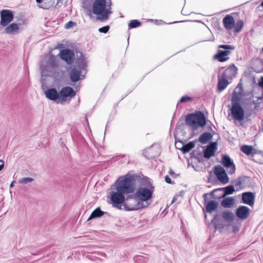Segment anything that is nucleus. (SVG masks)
I'll return each mask as SVG.
<instances>
[{"label":"nucleus","mask_w":263,"mask_h":263,"mask_svg":"<svg viewBox=\"0 0 263 263\" xmlns=\"http://www.w3.org/2000/svg\"><path fill=\"white\" fill-rule=\"evenodd\" d=\"M154 191V187L152 184L150 185L149 188L144 187H139L135 194L129 195L127 196V200L131 199L134 201V204L131 205L126 202L124 208L126 211H131L141 209L147 207L151 203L147 201L152 198Z\"/></svg>","instance_id":"f257e3e1"},{"label":"nucleus","mask_w":263,"mask_h":263,"mask_svg":"<svg viewBox=\"0 0 263 263\" xmlns=\"http://www.w3.org/2000/svg\"><path fill=\"white\" fill-rule=\"evenodd\" d=\"M215 231H218L223 235L230 233V210H225L221 212H217L211 220Z\"/></svg>","instance_id":"f03ea898"},{"label":"nucleus","mask_w":263,"mask_h":263,"mask_svg":"<svg viewBox=\"0 0 263 263\" xmlns=\"http://www.w3.org/2000/svg\"><path fill=\"white\" fill-rule=\"evenodd\" d=\"M139 177L136 175L127 174L123 176L119 177L114 185L116 190H119L125 194L133 193L136 189V181Z\"/></svg>","instance_id":"7ed1b4c3"},{"label":"nucleus","mask_w":263,"mask_h":263,"mask_svg":"<svg viewBox=\"0 0 263 263\" xmlns=\"http://www.w3.org/2000/svg\"><path fill=\"white\" fill-rule=\"evenodd\" d=\"M185 122L186 125L195 130L199 127L203 128L205 126L206 118L202 111L196 110L194 113L187 114L185 117Z\"/></svg>","instance_id":"20e7f679"},{"label":"nucleus","mask_w":263,"mask_h":263,"mask_svg":"<svg viewBox=\"0 0 263 263\" xmlns=\"http://www.w3.org/2000/svg\"><path fill=\"white\" fill-rule=\"evenodd\" d=\"M106 0H95L93 3L92 11L97 15V19L101 21H106L108 18L109 15L112 12L106 6Z\"/></svg>","instance_id":"39448f33"},{"label":"nucleus","mask_w":263,"mask_h":263,"mask_svg":"<svg viewBox=\"0 0 263 263\" xmlns=\"http://www.w3.org/2000/svg\"><path fill=\"white\" fill-rule=\"evenodd\" d=\"M58 67V63L55 55L50 54L49 56L48 55L44 57V59L41 62L40 65V69L42 71V75L44 74L47 75L46 72H50L51 68H57Z\"/></svg>","instance_id":"423d86ee"},{"label":"nucleus","mask_w":263,"mask_h":263,"mask_svg":"<svg viewBox=\"0 0 263 263\" xmlns=\"http://www.w3.org/2000/svg\"><path fill=\"white\" fill-rule=\"evenodd\" d=\"M58 67V63L55 55L50 54L49 56L48 55L44 57V59L41 62L40 65V69L42 71V75L44 74L47 75L46 72H50L51 68H57Z\"/></svg>","instance_id":"0eeeda50"},{"label":"nucleus","mask_w":263,"mask_h":263,"mask_svg":"<svg viewBox=\"0 0 263 263\" xmlns=\"http://www.w3.org/2000/svg\"><path fill=\"white\" fill-rule=\"evenodd\" d=\"M231 106V116L234 120L239 122L244 119L245 110L238 102H232Z\"/></svg>","instance_id":"6e6552de"},{"label":"nucleus","mask_w":263,"mask_h":263,"mask_svg":"<svg viewBox=\"0 0 263 263\" xmlns=\"http://www.w3.org/2000/svg\"><path fill=\"white\" fill-rule=\"evenodd\" d=\"M124 194L119 190H117V192L111 191L109 192L111 203L114 206L118 209L121 208V205L122 204L123 205L126 199Z\"/></svg>","instance_id":"1a4fd4ad"},{"label":"nucleus","mask_w":263,"mask_h":263,"mask_svg":"<svg viewBox=\"0 0 263 263\" xmlns=\"http://www.w3.org/2000/svg\"><path fill=\"white\" fill-rule=\"evenodd\" d=\"M230 74V66L226 68L224 71L218 77L217 89L219 91L223 90L229 84L228 79Z\"/></svg>","instance_id":"9d476101"},{"label":"nucleus","mask_w":263,"mask_h":263,"mask_svg":"<svg viewBox=\"0 0 263 263\" xmlns=\"http://www.w3.org/2000/svg\"><path fill=\"white\" fill-rule=\"evenodd\" d=\"M213 171L217 180L222 184H225L229 182V178L225 169L220 165H215Z\"/></svg>","instance_id":"9b49d317"},{"label":"nucleus","mask_w":263,"mask_h":263,"mask_svg":"<svg viewBox=\"0 0 263 263\" xmlns=\"http://www.w3.org/2000/svg\"><path fill=\"white\" fill-rule=\"evenodd\" d=\"M76 95V92L72 88L69 86L63 87L60 91V103L66 102L69 99L74 97Z\"/></svg>","instance_id":"f8f14e48"},{"label":"nucleus","mask_w":263,"mask_h":263,"mask_svg":"<svg viewBox=\"0 0 263 263\" xmlns=\"http://www.w3.org/2000/svg\"><path fill=\"white\" fill-rule=\"evenodd\" d=\"M58 55L68 65L72 64L75 60L74 52L68 48L61 50Z\"/></svg>","instance_id":"ddd939ff"},{"label":"nucleus","mask_w":263,"mask_h":263,"mask_svg":"<svg viewBox=\"0 0 263 263\" xmlns=\"http://www.w3.org/2000/svg\"><path fill=\"white\" fill-rule=\"evenodd\" d=\"M14 15L13 12L10 10L4 9L1 11L0 29L1 26H7L11 21H13Z\"/></svg>","instance_id":"4468645a"},{"label":"nucleus","mask_w":263,"mask_h":263,"mask_svg":"<svg viewBox=\"0 0 263 263\" xmlns=\"http://www.w3.org/2000/svg\"><path fill=\"white\" fill-rule=\"evenodd\" d=\"M251 210L246 205H240L235 210V217L240 221L247 219L250 216Z\"/></svg>","instance_id":"2eb2a0df"},{"label":"nucleus","mask_w":263,"mask_h":263,"mask_svg":"<svg viewBox=\"0 0 263 263\" xmlns=\"http://www.w3.org/2000/svg\"><path fill=\"white\" fill-rule=\"evenodd\" d=\"M237 17H239L238 13H231V29L234 28V32L236 33H239L244 25L243 21L241 20L237 21Z\"/></svg>","instance_id":"dca6fc26"},{"label":"nucleus","mask_w":263,"mask_h":263,"mask_svg":"<svg viewBox=\"0 0 263 263\" xmlns=\"http://www.w3.org/2000/svg\"><path fill=\"white\" fill-rule=\"evenodd\" d=\"M217 149V142H211L206 148L203 150V157L206 159H209L213 156Z\"/></svg>","instance_id":"f3484780"},{"label":"nucleus","mask_w":263,"mask_h":263,"mask_svg":"<svg viewBox=\"0 0 263 263\" xmlns=\"http://www.w3.org/2000/svg\"><path fill=\"white\" fill-rule=\"evenodd\" d=\"M46 97L57 103H60V91L58 92L55 88H50L44 92Z\"/></svg>","instance_id":"a211bd4d"},{"label":"nucleus","mask_w":263,"mask_h":263,"mask_svg":"<svg viewBox=\"0 0 263 263\" xmlns=\"http://www.w3.org/2000/svg\"><path fill=\"white\" fill-rule=\"evenodd\" d=\"M204 208L202 209V211L204 214V218L206 219L207 218L206 213L212 214L216 211L218 208V202L216 200H212L209 201V202L204 204Z\"/></svg>","instance_id":"6ab92c4d"},{"label":"nucleus","mask_w":263,"mask_h":263,"mask_svg":"<svg viewBox=\"0 0 263 263\" xmlns=\"http://www.w3.org/2000/svg\"><path fill=\"white\" fill-rule=\"evenodd\" d=\"M255 194L251 192H246L241 194L242 203L253 206L255 202Z\"/></svg>","instance_id":"aec40b11"},{"label":"nucleus","mask_w":263,"mask_h":263,"mask_svg":"<svg viewBox=\"0 0 263 263\" xmlns=\"http://www.w3.org/2000/svg\"><path fill=\"white\" fill-rule=\"evenodd\" d=\"M82 70L78 69L76 67L72 68L69 72V78L72 82L76 83L84 78V76L81 75Z\"/></svg>","instance_id":"412c9836"},{"label":"nucleus","mask_w":263,"mask_h":263,"mask_svg":"<svg viewBox=\"0 0 263 263\" xmlns=\"http://www.w3.org/2000/svg\"><path fill=\"white\" fill-rule=\"evenodd\" d=\"M230 52V50H223L219 49L217 51V53L213 56V59L214 60H217L220 62H226L229 59L228 55Z\"/></svg>","instance_id":"4be33fe9"},{"label":"nucleus","mask_w":263,"mask_h":263,"mask_svg":"<svg viewBox=\"0 0 263 263\" xmlns=\"http://www.w3.org/2000/svg\"><path fill=\"white\" fill-rule=\"evenodd\" d=\"M240 150L242 151V152L248 156L251 155V157L253 158L252 160L255 162H257L254 159V157L256 154L260 153V152L258 150L254 148L252 146L243 145L241 146Z\"/></svg>","instance_id":"5701e85b"},{"label":"nucleus","mask_w":263,"mask_h":263,"mask_svg":"<svg viewBox=\"0 0 263 263\" xmlns=\"http://www.w3.org/2000/svg\"><path fill=\"white\" fill-rule=\"evenodd\" d=\"M242 84L241 83H239L233 91L231 99L232 102L240 101L241 97L242 96Z\"/></svg>","instance_id":"b1692460"},{"label":"nucleus","mask_w":263,"mask_h":263,"mask_svg":"<svg viewBox=\"0 0 263 263\" xmlns=\"http://www.w3.org/2000/svg\"><path fill=\"white\" fill-rule=\"evenodd\" d=\"M249 177L246 176H242L238 177L233 181L231 183V194H232L235 191H238L241 190L243 186L241 184V179H248Z\"/></svg>","instance_id":"393cba45"},{"label":"nucleus","mask_w":263,"mask_h":263,"mask_svg":"<svg viewBox=\"0 0 263 263\" xmlns=\"http://www.w3.org/2000/svg\"><path fill=\"white\" fill-rule=\"evenodd\" d=\"M217 192L222 193L221 195H216L214 197L215 200H220L230 195V184L224 187L216 189Z\"/></svg>","instance_id":"a878e982"},{"label":"nucleus","mask_w":263,"mask_h":263,"mask_svg":"<svg viewBox=\"0 0 263 263\" xmlns=\"http://www.w3.org/2000/svg\"><path fill=\"white\" fill-rule=\"evenodd\" d=\"M241 221H240L239 219H236L235 215L231 212L232 232L236 233L239 231L241 225Z\"/></svg>","instance_id":"bb28decb"},{"label":"nucleus","mask_w":263,"mask_h":263,"mask_svg":"<svg viewBox=\"0 0 263 263\" xmlns=\"http://www.w3.org/2000/svg\"><path fill=\"white\" fill-rule=\"evenodd\" d=\"M213 136V134L209 132H204L199 136L198 139H196L195 141L204 144L209 142L212 139Z\"/></svg>","instance_id":"cd10ccee"},{"label":"nucleus","mask_w":263,"mask_h":263,"mask_svg":"<svg viewBox=\"0 0 263 263\" xmlns=\"http://www.w3.org/2000/svg\"><path fill=\"white\" fill-rule=\"evenodd\" d=\"M79 53L80 55L79 57L77 58L76 63L79 69L80 70H84L87 66L86 62H85V59L83 53L82 52H79Z\"/></svg>","instance_id":"c85d7f7f"},{"label":"nucleus","mask_w":263,"mask_h":263,"mask_svg":"<svg viewBox=\"0 0 263 263\" xmlns=\"http://www.w3.org/2000/svg\"><path fill=\"white\" fill-rule=\"evenodd\" d=\"M19 27L16 23H11L5 29V32L9 34H15L18 32Z\"/></svg>","instance_id":"c756f323"},{"label":"nucleus","mask_w":263,"mask_h":263,"mask_svg":"<svg viewBox=\"0 0 263 263\" xmlns=\"http://www.w3.org/2000/svg\"><path fill=\"white\" fill-rule=\"evenodd\" d=\"M195 140L193 141H190L186 144H182L180 151L183 154H185L189 152L192 149H193L195 146Z\"/></svg>","instance_id":"7c9ffc66"},{"label":"nucleus","mask_w":263,"mask_h":263,"mask_svg":"<svg viewBox=\"0 0 263 263\" xmlns=\"http://www.w3.org/2000/svg\"><path fill=\"white\" fill-rule=\"evenodd\" d=\"M143 154L145 158H146L148 159H151L159 156V155L160 154V151H158L155 153H154L153 148V147H149L147 149V150L144 151L143 152Z\"/></svg>","instance_id":"2f4dec72"},{"label":"nucleus","mask_w":263,"mask_h":263,"mask_svg":"<svg viewBox=\"0 0 263 263\" xmlns=\"http://www.w3.org/2000/svg\"><path fill=\"white\" fill-rule=\"evenodd\" d=\"M106 213L102 211L100 207H98L92 212L87 220L101 217Z\"/></svg>","instance_id":"473e14b6"},{"label":"nucleus","mask_w":263,"mask_h":263,"mask_svg":"<svg viewBox=\"0 0 263 263\" xmlns=\"http://www.w3.org/2000/svg\"><path fill=\"white\" fill-rule=\"evenodd\" d=\"M54 0H44L39 7L44 9H49L54 5Z\"/></svg>","instance_id":"72a5a7b5"},{"label":"nucleus","mask_w":263,"mask_h":263,"mask_svg":"<svg viewBox=\"0 0 263 263\" xmlns=\"http://www.w3.org/2000/svg\"><path fill=\"white\" fill-rule=\"evenodd\" d=\"M221 163L225 167H230V157L228 155H223Z\"/></svg>","instance_id":"f704fd0d"},{"label":"nucleus","mask_w":263,"mask_h":263,"mask_svg":"<svg viewBox=\"0 0 263 263\" xmlns=\"http://www.w3.org/2000/svg\"><path fill=\"white\" fill-rule=\"evenodd\" d=\"M191 157L192 158H196L198 160V162H202V155L201 153V152H199L196 151H193L192 153H191Z\"/></svg>","instance_id":"c9c22d12"},{"label":"nucleus","mask_w":263,"mask_h":263,"mask_svg":"<svg viewBox=\"0 0 263 263\" xmlns=\"http://www.w3.org/2000/svg\"><path fill=\"white\" fill-rule=\"evenodd\" d=\"M141 25V23L137 20H131L128 24V28H135L140 27Z\"/></svg>","instance_id":"e433bc0d"},{"label":"nucleus","mask_w":263,"mask_h":263,"mask_svg":"<svg viewBox=\"0 0 263 263\" xmlns=\"http://www.w3.org/2000/svg\"><path fill=\"white\" fill-rule=\"evenodd\" d=\"M221 201V205L224 208H230V197L222 198Z\"/></svg>","instance_id":"4c0bfd02"},{"label":"nucleus","mask_w":263,"mask_h":263,"mask_svg":"<svg viewBox=\"0 0 263 263\" xmlns=\"http://www.w3.org/2000/svg\"><path fill=\"white\" fill-rule=\"evenodd\" d=\"M222 22L224 27L228 30H230V14H227L223 18Z\"/></svg>","instance_id":"58836bf2"},{"label":"nucleus","mask_w":263,"mask_h":263,"mask_svg":"<svg viewBox=\"0 0 263 263\" xmlns=\"http://www.w3.org/2000/svg\"><path fill=\"white\" fill-rule=\"evenodd\" d=\"M34 179L30 177L23 178L20 180V183L22 184H27L28 182H32Z\"/></svg>","instance_id":"ea45409f"},{"label":"nucleus","mask_w":263,"mask_h":263,"mask_svg":"<svg viewBox=\"0 0 263 263\" xmlns=\"http://www.w3.org/2000/svg\"><path fill=\"white\" fill-rule=\"evenodd\" d=\"M227 100H226L223 105V106L224 107V109H226V110L227 109H230V107H231V105H230V95H227Z\"/></svg>","instance_id":"a19ab883"},{"label":"nucleus","mask_w":263,"mask_h":263,"mask_svg":"<svg viewBox=\"0 0 263 263\" xmlns=\"http://www.w3.org/2000/svg\"><path fill=\"white\" fill-rule=\"evenodd\" d=\"M193 98L188 96H183L180 99V103H185L188 101H192Z\"/></svg>","instance_id":"79ce46f5"},{"label":"nucleus","mask_w":263,"mask_h":263,"mask_svg":"<svg viewBox=\"0 0 263 263\" xmlns=\"http://www.w3.org/2000/svg\"><path fill=\"white\" fill-rule=\"evenodd\" d=\"M109 26L107 25L100 28L98 30L100 33H106L109 30Z\"/></svg>","instance_id":"37998d69"},{"label":"nucleus","mask_w":263,"mask_h":263,"mask_svg":"<svg viewBox=\"0 0 263 263\" xmlns=\"http://www.w3.org/2000/svg\"><path fill=\"white\" fill-rule=\"evenodd\" d=\"M76 25L77 23L76 22L70 21L65 25V28L69 29Z\"/></svg>","instance_id":"c03bdc74"},{"label":"nucleus","mask_w":263,"mask_h":263,"mask_svg":"<svg viewBox=\"0 0 263 263\" xmlns=\"http://www.w3.org/2000/svg\"><path fill=\"white\" fill-rule=\"evenodd\" d=\"M182 144H183L182 141L179 140H177L176 138L175 137V145L176 148L180 150V148H181Z\"/></svg>","instance_id":"a18cd8bd"},{"label":"nucleus","mask_w":263,"mask_h":263,"mask_svg":"<svg viewBox=\"0 0 263 263\" xmlns=\"http://www.w3.org/2000/svg\"><path fill=\"white\" fill-rule=\"evenodd\" d=\"M68 1V0H57L55 8L61 7L64 3H66Z\"/></svg>","instance_id":"49530a36"},{"label":"nucleus","mask_w":263,"mask_h":263,"mask_svg":"<svg viewBox=\"0 0 263 263\" xmlns=\"http://www.w3.org/2000/svg\"><path fill=\"white\" fill-rule=\"evenodd\" d=\"M218 48L224 49V50H230V45H220L218 46Z\"/></svg>","instance_id":"de8ad7c7"},{"label":"nucleus","mask_w":263,"mask_h":263,"mask_svg":"<svg viewBox=\"0 0 263 263\" xmlns=\"http://www.w3.org/2000/svg\"><path fill=\"white\" fill-rule=\"evenodd\" d=\"M165 181L166 183H167L168 184H175V182L172 181L171 179L168 175H166L165 176Z\"/></svg>","instance_id":"09e8293b"},{"label":"nucleus","mask_w":263,"mask_h":263,"mask_svg":"<svg viewBox=\"0 0 263 263\" xmlns=\"http://www.w3.org/2000/svg\"><path fill=\"white\" fill-rule=\"evenodd\" d=\"M253 71L256 73H259L262 72V69L260 68L259 67L254 66V67L252 68Z\"/></svg>","instance_id":"8fccbe9b"},{"label":"nucleus","mask_w":263,"mask_h":263,"mask_svg":"<svg viewBox=\"0 0 263 263\" xmlns=\"http://www.w3.org/2000/svg\"><path fill=\"white\" fill-rule=\"evenodd\" d=\"M168 173L172 176L173 178H176L179 175V174L176 175L171 168L170 169Z\"/></svg>","instance_id":"3c124183"},{"label":"nucleus","mask_w":263,"mask_h":263,"mask_svg":"<svg viewBox=\"0 0 263 263\" xmlns=\"http://www.w3.org/2000/svg\"><path fill=\"white\" fill-rule=\"evenodd\" d=\"M235 170V165L234 162L231 160V174L234 173Z\"/></svg>","instance_id":"603ef678"},{"label":"nucleus","mask_w":263,"mask_h":263,"mask_svg":"<svg viewBox=\"0 0 263 263\" xmlns=\"http://www.w3.org/2000/svg\"><path fill=\"white\" fill-rule=\"evenodd\" d=\"M209 195V193H205L203 195V199H204V204L208 202L209 201H208V196Z\"/></svg>","instance_id":"864d4df0"},{"label":"nucleus","mask_w":263,"mask_h":263,"mask_svg":"<svg viewBox=\"0 0 263 263\" xmlns=\"http://www.w3.org/2000/svg\"><path fill=\"white\" fill-rule=\"evenodd\" d=\"M234 72L236 73L237 71V68L234 64H231V72Z\"/></svg>","instance_id":"5fc2aeb1"},{"label":"nucleus","mask_w":263,"mask_h":263,"mask_svg":"<svg viewBox=\"0 0 263 263\" xmlns=\"http://www.w3.org/2000/svg\"><path fill=\"white\" fill-rule=\"evenodd\" d=\"M126 202H128V204H131V205H134V202L133 201H132L131 199H128V200H127V197L125 199V200L124 202V204H123V206H124V205H125V203Z\"/></svg>","instance_id":"6e6d98bb"},{"label":"nucleus","mask_w":263,"mask_h":263,"mask_svg":"<svg viewBox=\"0 0 263 263\" xmlns=\"http://www.w3.org/2000/svg\"><path fill=\"white\" fill-rule=\"evenodd\" d=\"M106 3H107V4H106V8L108 7L109 10H110V9H111L110 6L111 5V0H106Z\"/></svg>","instance_id":"4d7b16f0"},{"label":"nucleus","mask_w":263,"mask_h":263,"mask_svg":"<svg viewBox=\"0 0 263 263\" xmlns=\"http://www.w3.org/2000/svg\"><path fill=\"white\" fill-rule=\"evenodd\" d=\"M214 193H217V191L216 189H214L213 190V191H212L209 194V195L211 196L214 199V197L216 195H214Z\"/></svg>","instance_id":"13d9d810"},{"label":"nucleus","mask_w":263,"mask_h":263,"mask_svg":"<svg viewBox=\"0 0 263 263\" xmlns=\"http://www.w3.org/2000/svg\"><path fill=\"white\" fill-rule=\"evenodd\" d=\"M257 101H258L257 103H256V104H259L261 102H263V95L261 97H258L257 99Z\"/></svg>","instance_id":"bf43d9fd"},{"label":"nucleus","mask_w":263,"mask_h":263,"mask_svg":"<svg viewBox=\"0 0 263 263\" xmlns=\"http://www.w3.org/2000/svg\"><path fill=\"white\" fill-rule=\"evenodd\" d=\"M227 112L228 114L227 118H228V120H230L231 116H230V109L227 110Z\"/></svg>","instance_id":"052dcab7"},{"label":"nucleus","mask_w":263,"mask_h":263,"mask_svg":"<svg viewBox=\"0 0 263 263\" xmlns=\"http://www.w3.org/2000/svg\"><path fill=\"white\" fill-rule=\"evenodd\" d=\"M1 161L3 162V164L0 165V171H1L4 167V162L2 160Z\"/></svg>","instance_id":"680f3d73"},{"label":"nucleus","mask_w":263,"mask_h":263,"mask_svg":"<svg viewBox=\"0 0 263 263\" xmlns=\"http://www.w3.org/2000/svg\"><path fill=\"white\" fill-rule=\"evenodd\" d=\"M235 203V199L231 197V206Z\"/></svg>","instance_id":"e2e57ef3"},{"label":"nucleus","mask_w":263,"mask_h":263,"mask_svg":"<svg viewBox=\"0 0 263 263\" xmlns=\"http://www.w3.org/2000/svg\"><path fill=\"white\" fill-rule=\"evenodd\" d=\"M15 181H13L10 183V188H12V187H13V186H14V183H15Z\"/></svg>","instance_id":"0e129e2a"},{"label":"nucleus","mask_w":263,"mask_h":263,"mask_svg":"<svg viewBox=\"0 0 263 263\" xmlns=\"http://www.w3.org/2000/svg\"><path fill=\"white\" fill-rule=\"evenodd\" d=\"M241 184H242V186L246 183V181L247 179H241Z\"/></svg>","instance_id":"69168bd1"},{"label":"nucleus","mask_w":263,"mask_h":263,"mask_svg":"<svg viewBox=\"0 0 263 263\" xmlns=\"http://www.w3.org/2000/svg\"><path fill=\"white\" fill-rule=\"evenodd\" d=\"M186 21H175L174 22H173V23H170L169 24H173V23H180V22H186Z\"/></svg>","instance_id":"338daca9"},{"label":"nucleus","mask_w":263,"mask_h":263,"mask_svg":"<svg viewBox=\"0 0 263 263\" xmlns=\"http://www.w3.org/2000/svg\"><path fill=\"white\" fill-rule=\"evenodd\" d=\"M238 256H239V255L237 256L236 257H235L234 258H231V262L234 261L236 260V259H238Z\"/></svg>","instance_id":"774afa93"}]
</instances>
